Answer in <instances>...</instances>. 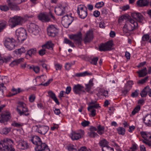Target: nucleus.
I'll list each match as a JSON object with an SVG mask.
<instances>
[{
	"label": "nucleus",
	"mask_w": 151,
	"mask_h": 151,
	"mask_svg": "<svg viewBox=\"0 0 151 151\" xmlns=\"http://www.w3.org/2000/svg\"><path fill=\"white\" fill-rule=\"evenodd\" d=\"M11 58L10 57L4 58L0 59V65L4 63H7L10 61Z\"/></svg>",
	"instance_id": "e433bc0d"
},
{
	"label": "nucleus",
	"mask_w": 151,
	"mask_h": 151,
	"mask_svg": "<svg viewBox=\"0 0 151 151\" xmlns=\"http://www.w3.org/2000/svg\"><path fill=\"white\" fill-rule=\"evenodd\" d=\"M150 38L149 35L146 34L144 35L142 37V40L143 41H147Z\"/></svg>",
	"instance_id": "de8ad7c7"
},
{
	"label": "nucleus",
	"mask_w": 151,
	"mask_h": 151,
	"mask_svg": "<svg viewBox=\"0 0 151 151\" xmlns=\"http://www.w3.org/2000/svg\"><path fill=\"white\" fill-rule=\"evenodd\" d=\"M35 98V97L34 95H31L29 98V101L31 102H33Z\"/></svg>",
	"instance_id": "e2e57ef3"
},
{
	"label": "nucleus",
	"mask_w": 151,
	"mask_h": 151,
	"mask_svg": "<svg viewBox=\"0 0 151 151\" xmlns=\"http://www.w3.org/2000/svg\"><path fill=\"white\" fill-rule=\"evenodd\" d=\"M84 132L83 130H81V133L73 132L70 136L71 139L73 140H77L81 138L82 136L84 135Z\"/></svg>",
	"instance_id": "f3484780"
},
{
	"label": "nucleus",
	"mask_w": 151,
	"mask_h": 151,
	"mask_svg": "<svg viewBox=\"0 0 151 151\" xmlns=\"http://www.w3.org/2000/svg\"><path fill=\"white\" fill-rule=\"evenodd\" d=\"M40 78L42 81L43 82L45 81L47 79V77L45 75H42L40 76Z\"/></svg>",
	"instance_id": "338daca9"
},
{
	"label": "nucleus",
	"mask_w": 151,
	"mask_h": 151,
	"mask_svg": "<svg viewBox=\"0 0 151 151\" xmlns=\"http://www.w3.org/2000/svg\"><path fill=\"white\" fill-rule=\"evenodd\" d=\"M8 6L7 5H4L0 6V9L1 10L6 12L8 10L9 8L10 9L9 6L8 5Z\"/></svg>",
	"instance_id": "a18cd8bd"
},
{
	"label": "nucleus",
	"mask_w": 151,
	"mask_h": 151,
	"mask_svg": "<svg viewBox=\"0 0 151 151\" xmlns=\"http://www.w3.org/2000/svg\"><path fill=\"white\" fill-rule=\"evenodd\" d=\"M13 141L10 139L6 138L0 142V149L5 151H15L13 145Z\"/></svg>",
	"instance_id": "f03ea898"
},
{
	"label": "nucleus",
	"mask_w": 151,
	"mask_h": 151,
	"mask_svg": "<svg viewBox=\"0 0 151 151\" xmlns=\"http://www.w3.org/2000/svg\"><path fill=\"white\" fill-rule=\"evenodd\" d=\"M33 144L37 146L40 144L42 141L40 138L37 136H34L32 137V138L29 139Z\"/></svg>",
	"instance_id": "4be33fe9"
},
{
	"label": "nucleus",
	"mask_w": 151,
	"mask_h": 151,
	"mask_svg": "<svg viewBox=\"0 0 151 151\" xmlns=\"http://www.w3.org/2000/svg\"><path fill=\"white\" fill-rule=\"evenodd\" d=\"M148 86H147L145 87L142 90L140 93V95L142 97H145L147 95L148 90Z\"/></svg>",
	"instance_id": "2f4dec72"
},
{
	"label": "nucleus",
	"mask_w": 151,
	"mask_h": 151,
	"mask_svg": "<svg viewBox=\"0 0 151 151\" xmlns=\"http://www.w3.org/2000/svg\"><path fill=\"white\" fill-rule=\"evenodd\" d=\"M44 48H42V49L40 50L39 51V54L41 56H42L45 53L46 50Z\"/></svg>",
	"instance_id": "13d9d810"
},
{
	"label": "nucleus",
	"mask_w": 151,
	"mask_h": 151,
	"mask_svg": "<svg viewBox=\"0 0 151 151\" xmlns=\"http://www.w3.org/2000/svg\"><path fill=\"white\" fill-rule=\"evenodd\" d=\"M149 1L148 0H139L137 1V5L140 7H143L148 5Z\"/></svg>",
	"instance_id": "a878e982"
},
{
	"label": "nucleus",
	"mask_w": 151,
	"mask_h": 151,
	"mask_svg": "<svg viewBox=\"0 0 151 151\" xmlns=\"http://www.w3.org/2000/svg\"><path fill=\"white\" fill-rule=\"evenodd\" d=\"M48 93L49 96L52 99L56 97L55 94L51 91H48Z\"/></svg>",
	"instance_id": "8fccbe9b"
},
{
	"label": "nucleus",
	"mask_w": 151,
	"mask_h": 151,
	"mask_svg": "<svg viewBox=\"0 0 151 151\" xmlns=\"http://www.w3.org/2000/svg\"><path fill=\"white\" fill-rule=\"evenodd\" d=\"M87 134L88 136L91 138H94L97 136H98L97 134L94 132L90 131V132H88Z\"/></svg>",
	"instance_id": "ea45409f"
},
{
	"label": "nucleus",
	"mask_w": 151,
	"mask_h": 151,
	"mask_svg": "<svg viewBox=\"0 0 151 151\" xmlns=\"http://www.w3.org/2000/svg\"><path fill=\"white\" fill-rule=\"evenodd\" d=\"M69 17L68 15L67 14L62 18L61 23L63 26L65 28H68L69 25L73 21L72 17Z\"/></svg>",
	"instance_id": "f8f14e48"
},
{
	"label": "nucleus",
	"mask_w": 151,
	"mask_h": 151,
	"mask_svg": "<svg viewBox=\"0 0 151 151\" xmlns=\"http://www.w3.org/2000/svg\"><path fill=\"white\" fill-rule=\"evenodd\" d=\"M99 107H100L99 104H95L93 105H90L89 106H88V111H90V109H92L93 108H97Z\"/></svg>",
	"instance_id": "37998d69"
},
{
	"label": "nucleus",
	"mask_w": 151,
	"mask_h": 151,
	"mask_svg": "<svg viewBox=\"0 0 151 151\" xmlns=\"http://www.w3.org/2000/svg\"><path fill=\"white\" fill-rule=\"evenodd\" d=\"M58 29L54 25H50L47 28V34L49 36L54 37L57 35Z\"/></svg>",
	"instance_id": "6e6552de"
},
{
	"label": "nucleus",
	"mask_w": 151,
	"mask_h": 151,
	"mask_svg": "<svg viewBox=\"0 0 151 151\" xmlns=\"http://www.w3.org/2000/svg\"><path fill=\"white\" fill-rule=\"evenodd\" d=\"M113 45V41L109 40L106 43L101 44L99 46V50L101 51L111 50Z\"/></svg>",
	"instance_id": "9d476101"
},
{
	"label": "nucleus",
	"mask_w": 151,
	"mask_h": 151,
	"mask_svg": "<svg viewBox=\"0 0 151 151\" xmlns=\"http://www.w3.org/2000/svg\"><path fill=\"white\" fill-rule=\"evenodd\" d=\"M73 65V64L72 63H66L65 66V69L67 70H69L70 69V67Z\"/></svg>",
	"instance_id": "bf43d9fd"
},
{
	"label": "nucleus",
	"mask_w": 151,
	"mask_h": 151,
	"mask_svg": "<svg viewBox=\"0 0 151 151\" xmlns=\"http://www.w3.org/2000/svg\"><path fill=\"white\" fill-rule=\"evenodd\" d=\"M102 151H114V149L108 145L102 148Z\"/></svg>",
	"instance_id": "49530a36"
},
{
	"label": "nucleus",
	"mask_w": 151,
	"mask_h": 151,
	"mask_svg": "<svg viewBox=\"0 0 151 151\" xmlns=\"http://www.w3.org/2000/svg\"><path fill=\"white\" fill-rule=\"evenodd\" d=\"M53 44L51 41H48L45 44L42 45L43 48H47L48 49L53 50Z\"/></svg>",
	"instance_id": "cd10ccee"
},
{
	"label": "nucleus",
	"mask_w": 151,
	"mask_h": 151,
	"mask_svg": "<svg viewBox=\"0 0 151 151\" xmlns=\"http://www.w3.org/2000/svg\"><path fill=\"white\" fill-rule=\"evenodd\" d=\"M18 146L20 149L22 150L27 149L29 147V145L26 141L21 140L18 144Z\"/></svg>",
	"instance_id": "aec40b11"
},
{
	"label": "nucleus",
	"mask_w": 151,
	"mask_h": 151,
	"mask_svg": "<svg viewBox=\"0 0 151 151\" xmlns=\"http://www.w3.org/2000/svg\"><path fill=\"white\" fill-rule=\"evenodd\" d=\"M16 33L19 41H22L26 39L27 33L25 30L23 28H19L16 30Z\"/></svg>",
	"instance_id": "0eeeda50"
},
{
	"label": "nucleus",
	"mask_w": 151,
	"mask_h": 151,
	"mask_svg": "<svg viewBox=\"0 0 151 151\" xmlns=\"http://www.w3.org/2000/svg\"><path fill=\"white\" fill-rule=\"evenodd\" d=\"M93 39V36L92 31H88L86 34V36L83 41L84 42L86 43L87 42H90Z\"/></svg>",
	"instance_id": "6ab92c4d"
},
{
	"label": "nucleus",
	"mask_w": 151,
	"mask_h": 151,
	"mask_svg": "<svg viewBox=\"0 0 151 151\" xmlns=\"http://www.w3.org/2000/svg\"><path fill=\"white\" fill-rule=\"evenodd\" d=\"M77 13L80 18L84 19L87 16L86 7L82 5H79L77 7Z\"/></svg>",
	"instance_id": "20e7f679"
},
{
	"label": "nucleus",
	"mask_w": 151,
	"mask_h": 151,
	"mask_svg": "<svg viewBox=\"0 0 151 151\" xmlns=\"http://www.w3.org/2000/svg\"><path fill=\"white\" fill-rule=\"evenodd\" d=\"M52 81V79H50L46 83H44V84H42V83H41L40 84H39V85H43L44 86H48L50 83Z\"/></svg>",
	"instance_id": "052dcab7"
},
{
	"label": "nucleus",
	"mask_w": 151,
	"mask_h": 151,
	"mask_svg": "<svg viewBox=\"0 0 151 151\" xmlns=\"http://www.w3.org/2000/svg\"><path fill=\"white\" fill-rule=\"evenodd\" d=\"M38 19L40 20L48 22L50 20L49 16L42 13L40 14L38 16Z\"/></svg>",
	"instance_id": "b1692460"
},
{
	"label": "nucleus",
	"mask_w": 151,
	"mask_h": 151,
	"mask_svg": "<svg viewBox=\"0 0 151 151\" xmlns=\"http://www.w3.org/2000/svg\"><path fill=\"white\" fill-rule=\"evenodd\" d=\"M26 50L24 47H22L20 48L17 49L15 50V53L17 55H21L22 53L25 52Z\"/></svg>",
	"instance_id": "c756f323"
},
{
	"label": "nucleus",
	"mask_w": 151,
	"mask_h": 151,
	"mask_svg": "<svg viewBox=\"0 0 151 151\" xmlns=\"http://www.w3.org/2000/svg\"><path fill=\"white\" fill-rule=\"evenodd\" d=\"M129 16H126L125 15H123L122 16L120 17L119 18V22H120L123 21L124 19H128V18H129Z\"/></svg>",
	"instance_id": "5fc2aeb1"
},
{
	"label": "nucleus",
	"mask_w": 151,
	"mask_h": 151,
	"mask_svg": "<svg viewBox=\"0 0 151 151\" xmlns=\"http://www.w3.org/2000/svg\"><path fill=\"white\" fill-rule=\"evenodd\" d=\"M73 90L76 94H80L82 92H85L84 87L79 84L74 85Z\"/></svg>",
	"instance_id": "4468645a"
},
{
	"label": "nucleus",
	"mask_w": 151,
	"mask_h": 151,
	"mask_svg": "<svg viewBox=\"0 0 151 151\" xmlns=\"http://www.w3.org/2000/svg\"><path fill=\"white\" fill-rule=\"evenodd\" d=\"M139 91L136 90L135 91L133 92L131 96L133 97H136L137 96L138 94Z\"/></svg>",
	"instance_id": "680f3d73"
},
{
	"label": "nucleus",
	"mask_w": 151,
	"mask_h": 151,
	"mask_svg": "<svg viewBox=\"0 0 151 151\" xmlns=\"http://www.w3.org/2000/svg\"><path fill=\"white\" fill-rule=\"evenodd\" d=\"M11 130L10 128H4L1 130V132L2 134H6L10 132Z\"/></svg>",
	"instance_id": "09e8293b"
},
{
	"label": "nucleus",
	"mask_w": 151,
	"mask_h": 151,
	"mask_svg": "<svg viewBox=\"0 0 151 151\" xmlns=\"http://www.w3.org/2000/svg\"><path fill=\"white\" fill-rule=\"evenodd\" d=\"M99 58L98 57H95L93 58L91 60V63L94 65H96Z\"/></svg>",
	"instance_id": "864d4df0"
},
{
	"label": "nucleus",
	"mask_w": 151,
	"mask_h": 151,
	"mask_svg": "<svg viewBox=\"0 0 151 151\" xmlns=\"http://www.w3.org/2000/svg\"><path fill=\"white\" fill-rule=\"evenodd\" d=\"M148 80V77L146 76L143 79L139 80L137 82L138 84H142L145 83Z\"/></svg>",
	"instance_id": "a19ab883"
},
{
	"label": "nucleus",
	"mask_w": 151,
	"mask_h": 151,
	"mask_svg": "<svg viewBox=\"0 0 151 151\" xmlns=\"http://www.w3.org/2000/svg\"><path fill=\"white\" fill-rule=\"evenodd\" d=\"M23 20V19L22 17L17 16H14L10 18L9 21L11 23V27L13 28L17 25L20 24Z\"/></svg>",
	"instance_id": "1a4fd4ad"
},
{
	"label": "nucleus",
	"mask_w": 151,
	"mask_h": 151,
	"mask_svg": "<svg viewBox=\"0 0 151 151\" xmlns=\"http://www.w3.org/2000/svg\"><path fill=\"white\" fill-rule=\"evenodd\" d=\"M141 141L143 143L148 145L149 146H151V141L145 139H142Z\"/></svg>",
	"instance_id": "4d7b16f0"
},
{
	"label": "nucleus",
	"mask_w": 151,
	"mask_h": 151,
	"mask_svg": "<svg viewBox=\"0 0 151 151\" xmlns=\"http://www.w3.org/2000/svg\"><path fill=\"white\" fill-rule=\"evenodd\" d=\"M27 0H7V2L8 5L9 6L12 10H18L19 7L17 4H19L22 2L25 1Z\"/></svg>",
	"instance_id": "39448f33"
},
{
	"label": "nucleus",
	"mask_w": 151,
	"mask_h": 151,
	"mask_svg": "<svg viewBox=\"0 0 151 151\" xmlns=\"http://www.w3.org/2000/svg\"><path fill=\"white\" fill-rule=\"evenodd\" d=\"M15 43V40L12 38H6L4 42V45L9 50H12L14 48Z\"/></svg>",
	"instance_id": "423d86ee"
},
{
	"label": "nucleus",
	"mask_w": 151,
	"mask_h": 151,
	"mask_svg": "<svg viewBox=\"0 0 151 151\" xmlns=\"http://www.w3.org/2000/svg\"><path fill=\"white\" fill-rule=\"evenodd\" d=\"M35 150V151H50L47 145L42 142L36 146Z\"/></svg>",
	"instance_id": "ddd939ff"
},
{
	"label": "nucleus",
	"mask_w": 151,
	"mask_h": 151,
	"mask_svg": "<svg viewBox=\"0 0 151 151\" xmlns=\"http://www.w3.org/2000/svg\"><path fill=\"white\" fill-rule=\"evenodd\" d=\"M7 25V22L4 21L0 23V32L3 31V30L6 28Z\"/></svg>",
	"instance_id": "58836bf2"
},
{
	"label": "nucleus",
	"mask_w": 151,
	"mask_h": 151,
	"mask_svg": "<svg viewBox=\"0 0 151 151\" xmlns=\"http://www.w3.org/2000/svg\"><path fill=\"white\" fill-rule=\"evenodd\" d=\"M104 5V3L103 2H99L96 4L95 7L99 8L102 7Z\"/></svg>",
	"instance_id": "3c124183"
},
{
	"label": "nucleus",
	"mask_w": 151,
	"mask_h": 151,
	"mask_svg": "<svg viewBox=\"0 0 151 151\" xmlns=\"http://www.w3.org/2000/svg\"><path fill=\"white\" fill-rule=\"evenodd\" d=\"M93 81L91 80H90L89 81L88 84L86 85V91L88 93H90V90L91 89L92 87L93 86Z\"/></svg>",
	"instance_id": "c85d7f7f"
},
{
	"label": "nucleus",
	"mask_w": 151,
	"mask_h": 151,
	"mask_svg": "<svg viewBox=\"0 0 151 151\" xmlns=\"http://www.w3.org/2000/svg\"><path fill=\"white\" fill-rule=\"evenodd\" d=\"M64 42L66 44L69 45L70 46L72 47H75V45L74 43L66 38H65L64 39Z\"/></svg>",
	"instance_id": "c9c22d12"
},
{
	"label": "nucleus",
	"mask_w": 151,
	"mask_h": 151,
	"mask_svg": "<svg viewBox=\"0 0 151 151\" xmlns=\"http://www.w3.org/2000/svg\"><path fill=\"white\" fill-rule=\"evenodd\" d=\"M18 106H17L16 110L20 116H28L29 113V110L27 107L26 104L23 102L19 101L18 102Z\"/></svg>",
	"instance_id": "7ed1b4c3"
},
{
	"label": "nucleus",
	"mask_w": 151,
	"mask_h": 151,
	"mask_svg": "<svg viewBox=\"0 0 151 151\" xmlns=\"http://www.w3.org/2000/svg\"><path fill=\"white\" fill-rule=\"evenodd\" d=\"M92 73H88L86 71L82 73H77L75 74V76L77 77L84 76L87 75H92Z\"/></svg>",
	"instance_id": "7c9ffc66"
},
{
	"label": "nucleus",
	"mask_w": 151,
	"mask_h": 151,
	"mask_svg": "<svg viewBox=\"0 0 151 151\" xmlns=\"http://www.w3.org/2000/svg\"><path fill=\"white\" fill-rule=\"evenodd\" d=\"M137 73L138 74V76L139 77H143L147 74V68L145 67L143 69L137 71Z\"/></svg>",
	"instance_id": "393cba45"
},
{
	"label": "nucleus",
	"mask_w": 151,
	"mask_h": 151,
	"mask_svg": "<svg viewBox=\"0 0 151 151\" xmlns=\"http://www.w3.org/2000/svg\"><path fill=\"white\" fill-rule=\"evenodd\" d=\"M143 121L145 125L149 126L151 127V114L147 115L143 119Z\"/></svg>",
	"instance_id": "5701e85b"
},
{
	"label": "nucleus",
	"mask_w": 151,
	"mask_h": 151,
	"mask_svg": "<svg viewBox=\"0 0 151 151\" xmlns=\"http://www.w3.org/2000/svg\"><path fill=\"white\" fill-rule=\"evenodd\" d=\"M104 127L100 125H99L97 126V132L99 134L102 135L104 133Z\"/></svg>",
	"instance_id": "473e14b6"
},
{
	"label": "nucleus",
	"mask_w": 151,
	"mask_h": 151,
	"mask_svg": "<svg viewBox=\"0 0 151 151\" xmlns=\"http://www.w3.org/2000/svg\"><path fill=\"white\" fill-rule=\"evenodd\" d=\"M140 109V107L138 105L136 106L132 112V115H134L136 113H137Z\"/></svg>",
	"instance_id": "c03bdc74"
},
{
	"label": "nucleus",
	"mask_w": 151,
	"mask_h": 151,
	"mask_svg": "<svg viewBox=\"0 0 151 151\" xmlns=\"http://www.w3.org/2000/svg\"><path fill=\"white\" fill-rule=\"evenodd\" d=\"M54 112L55 114L57 115H59L61 113L60 109H58L55 108Z\"/></svg>",
	"instance_id": "774afa93"
},
{
	"label": "nucleus",
	"mask_w": 151,
	"mask_h": 151,
	"mask_svg": "<svg viewBox=\"0 0 151 151\" xmlns=\"http://www.w3.org/2000/svg\"><path fill=\"white\" fill-rule=\"evenodd\" d=\"M81 34V33H78L75 35L71 34L69 35V37L71 40H73L75 42L77 41L82 40Z\"/></svg>",
	"instance_id": "412c9836"
},
{
	"label": "nucleus",
	"mask_w": 151,
	"mask_h": 151,
	"mask_svg": "<svg viewBox=\"0 0 151 151\" xmlns=\"http://www.w3.org/2000/svg\"><path fill=\"white\" fill-rule=\"evenodd\" d=\"M90 124V122L88 121H86L84 120L81 123V125L83 127H86L88 126Z\"/></svg>",
	"instance_id": "603ef678"
},
{
	"label": "nucleus",
	"mask_w": 151,
	"mask_h": 151,
	"mask_svg": "<svg viewBox=\"0 0 151 151\" xmlns=\"http://www.w3.org/2000/svg\"><path fill=\"white\" fill-rule=\"evenodd\" d=\"M1 119H0V122L1 123L8 121L10 118L9 114H3L1 115Z\"/></svg>",
	"instance_id": "bb28decb"
},
{
	"label": "nucleus",
	"mask_w": 151,
	"mask_h": 151,
	"mask_svg": "<svg viewBox=\"0 0 151 151\" xmlns=\"http://www.w3.org/2000/svg\"><path fill=\"white\" fill-rule=\"evenodd\" d=\"M28 31L34 35H37L39 32V26L35 24L31 23L29 25Z\"/></svg>",
	"instance_id": "9b49d317"
},
{
	"label": "nucleus",
	"mask_w": 151,
	"mask_h": 151,
	"mask_svg": "<svg viewBox=\"0 0 151 151\" xmlns=\"http://www.w3.org/2000/svg\"><path fill=\"white\" fill-rule=\"evenodd\" d=\"M138 28V24L137 22L129 17L126 21V24L123 28V30L124 32L127 33L128 31H132Z\"/></svg>",
	"instance_id": "f257e3e1"
},
{
	"label": "nucleus",
	"mask_w": 151,
	"mask_h": 151,
	"mask_svg": "<svg viewBox=\"0 0 151 151\" xmlns=\"http://www.w3.org/2000/svg\"><path fill=\"white\" fill-rule=\"evenodd\" d=\"M108 142L105 139H104L100 141L99 145L100 146L103 148L108 146Z\"/></svg>",
	"instance_id": "f704fd0d"
},
{
	"label": "nucleus",
	"mask_w": 151,
	"mask_h": 151,
	"mask_svg": "<svg viewBox=\"0 0 151 151\" xmlns=\"http://www.w3.org/2000/svg\"><path fill=\"white\" fill-rule=\"evenodd\" d=\"M78 149L76 146L74 145H70L68 147L69 151H78Z\"/></svg>",
	"instance_id": "79ce46f5"
},
{
	"label": "nucleus",
	"mask_w": 151,
	"mask_h": 151,
	"mask_svg": "<svg viewBox=\"0 0 151 151\" xmlns=\"http://www.w3.org/2000/svg\"><path fill=\"white\" fill-rule=\"evenodd\" d=\"M36 131L42 134H45L49 129V127L46 126H36Z\"/></svg>",
	"instance_id": "2eb2a0df"
},
{
	"label": "nucleus",
	"mask_w": 151,
	"mask_h": 151,
	"mask_svg": "<svg viewBox=\"0 0 151 151\" xmlns=\"http://www.w3.org/2000/svg\"><path fill=\"white\" fill-rule=\"evenodd\" d=\"M133 84V82L132 81H129L127 83V88H130L131 89L132 87V85Z\"/></svg>",
	"instance_id": "69168bd1"
},
{
	"label": "nucleus",
	"mask_w": 151,
	"mask_h": 151,
	"mask_svg": "<svg viewBox=\"0 0 151 151\" xmlns=\"http://www.w3.org/2000/svg\"><path fill=\"white\" fill-rule=\"evenodd\" d=\"M36 49H31L27 51V55H28L29 56L32 57V55L36 54Z\"/></svg>",
	"instance_id": "72a5a7b5"
},
{
	"label": "nucleus",
	"mask_w": 151,
	"mask_h": 151,
	"mask_svg": "<svg viewBox=\"0 0 151 151\" xmlns=\"http://www.w3.org/2000/svg\"><path fill=\"white\" fill-rule=\"evenodd\" d=\"M131 17L133 19L139 23H142L144 18L142 15L139 13H133L131 14Z\"/></svg>",
	"instance_id": "dca6fc26"
},
{
	"label": "nucleus",
	"mask_w": 151,
	"mask_h": 151,
	"mask_svg": "<svg viewBox=\"0 0 151 151\" xmlns=\"http://www.w3.org/2000/svg\"><path fill=\"white\" fill-rule=\"evenodd\" d=\"M55 12L57 15L58 16H62L65 14V7L62 5L56 7L55 9Z\"/></svg>",
	"instance_id": "a211bd4d"
},
{
	"label": "nucleus",
	"mask_w": 151,
	"mask_h": 151,
	"mask_svg": "<svg viewBox=\"0 0 151 151\" xmlns=\"http://www.w3.org/2000/svg\"><path fill=\"white\" fill-rule=\"evenodd\" d=\"M117 131L119 134L124 135L125 134V129L122 127H119L117 129Z\"/></svg>",
	"instance_id": "4c0bfd02"
},
{
	"label": "nucleus",
	"mask_w": 151,
	"mask_h": 151,
	"mask_svg": "<svg viewBox=\"0 0 151 151\" xmlns=\"http://www.w3.org/2000/svg\"><path fill=\"white\" fill-rule=\"evenodd\" d=\"M23 124L22 123H17L16 122H14L12 124V125L16 127H22Z\"/></svg>",
	"instance_id": "6e6d98bb"
},
{
	"label": "nucleus",
	"mask_w": 151,
	"mask_h": 151,
	"mask_svg": "<svg viewBox=\"0 0 151 151\" xmlns=\"http://www.w3.org/2000/svg\"><path fill=\"white\" fill-rule=\"evenodd\" d=\"M78 151H91L90 149L87 150L86 147H82L78 150Z\"/></svg>",
	"instance_id": "0e129e2a"
}]
</instances>
